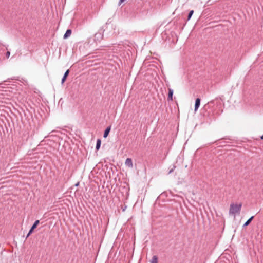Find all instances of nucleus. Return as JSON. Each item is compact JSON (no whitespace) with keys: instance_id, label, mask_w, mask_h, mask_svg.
<instances>
[{"instance_id":"1","label":"nucleus","mask_w":263,"mask_h":263,"mask_svg":"<svg viewBox=\"0 0 263 263\" xmlns=\"http://www.w3.org/2000/svg\"><path fill=\"white\" fill-rule=\"evenodd\" d=\"M242 207V204H239L232 203L230 205L229 209V213L232 215H235L236 214H239Z\"/></svg>"},{"instance_id":"2","label":"nucleus","mask_w":263,"mask_h":263,"mask_svg":"<svg viewBox=\"0 0 263 263\" xmlns=\"http://www.w3.org/2000/svg\"><path fill=\"white\" fill-rule=\"evenodd\" d=\"M200 102H201V100L199 98H197L196 99V100H195V108H194V110L195 111H196L200 105Z\"/></svg>"},{"instance_id":"3","label":"nucleus","mask_w":263,"mask_h":263,"mask_svg":"<svg viewBox=\"0 0 263 263\" xmlns=\"http://www.w3.org/2000/svg\"><path fill=\"white\" fill-rule=\"evenodd\" d=\"M69 74V70L67 69L64 73L61 80V84H63Z\"/></svg>"},{"instance_id":"4","label":"nucleus","mask_w":263,"mask_h":263,"mask_svg":"<svg viewBox=\"0 0 263 263\" xmlns=\"http://www.w3.org/2000/svg\"><path fill=\"white\" fill-rule=\"evenodd\" d=\"M103 34L101 32H99L95 34V40L97 41H100L103 37Z\"/></svg>"},{"instance_id":"5","label":"nucleus","mask_w":263,"mask_h":263,"mask_svg":"<svg viewBox=\"0 0 263 263\" xmlns=\"http://www.w3.org/2000/svg\"><path fill=\"white\" fill-rule=\"evenodd\" d=\"M110 130H111L110 126H109L106 128V129H105V130L104 132V134H103L104 138H106L107 137V136H108V135L109 134V132H110Z\"/></svg>"},{"instance_id":"6","label":"nucleus","mask_w":263,"mask_h":263,"mask_svg":"<svg viewBox=\"0 0 263 263\" xmlns=\"http://www.w3.org/2000/svg\"><path fill=\"white\" fill-rule=\"evenodd\" d=\"M173 90L171 88H168V93L167 100L168 101H172L173 100Z\"/></svg>"},{"instance_id":"7","label":"nucleus","mask_w":263,"mask_h":263,"mask_svg":"<svg viewBox=\"0 0 263 263\" xmlns=\"http://www.w3.org/2000/svg\"><path fill=\"white\" fill-rule=\"evenodd\" d=\"M125 165L129 167L133 166V162L131 158H128L125 161Z\"/></svg>"},{"instance_id":"8","label":"nucleus","mask_w":263,"mask_h":263,"mask_svg":"<svg viewBox=\"0 0 263 263\" xmlns=\"http://www.w3.org/2000/svg\"><path fill=\"white\" fill-rule=\"evenodd\" d=\"M71 33L72 31L71 29H67L63 36V38L64 39H67L71 34Z\"/></svg>"},{"instance_id":"9","label":"nucleus","mask_w":263,"mask_h":263,"mask_svg":"<svg viewBox=\"0 0 263 263\" xmlns=\"http://www.w3.org/2000/svg\"><path fill=\"white\" fill-rule=\"evenodd\" d=\"M254 216H251L249 219H248L246 222L243 224V227L245 228L247 226H248L251 222L252 221V220L254 219Z\"/></svg>"},{"instance_id":"10","label":"nucleus","mask_w":263,"mask_h":263,"mask_svg":"<svg viewBox=\"0 0 263 263\" xmlns=\"http://www.w3.org/2000/svg\"><path fill=\"white\" fill-rule=\"evenodd\" d=\"M101 140L100 139H98L97 140L96 149V150H99L101 147Z\"/></svg>"},{"instance_id":"11","label":"nucleus","mask_w":263,"mask_h":263,"mask_svg":"<svg viewBox=\"0 0 263 263\" xmlns=\"http://www.w3.org/2000/svg\"><path fill=\"white\" fill-rule=\"evenodd\" d=\"M40 223V220H36L34 221L33 224L32 225L31 228H32L33 229H35L37 228V226Z\"/></svg>"},{"instance_id":"12","label":"nucleus","mask_w":263,"mask_h":263,"mask_svg":"<svg viewBox=\"0 0 263 263\" xmlns=\"http://www.w3.org/2000/svg\"><path fill=\"white\" fill-rule=\"evenodd\" d=\"M151 263H158V257L156 255H154L151 260Z\"/></svg>"},{"instance_id":"13","label":"nucleus","mask_w":263,"mask_h":263,"mask_svg":"<svg viewBox=\"0 0 263 263\" xmlns=\"http://www.w3.org/2000/svg\"><path fill=\"white\" fill-rule=\"evenodd\" d=\"M194 13V10H191L189 11L187 16V20H190Z\"/></svg>"},{"instance_id":"14","label":"nucleus","mask_w":263,"mask_h":263,"mask_svg":"<svg viewBox=\"0 0 263 263\" xmlns=\"http://www.w3.org/2000/svg\"><path fill=\"white\" fill-rule=\"evenodd\" d=\"M34 229H33L31 227L30 229L29 230L28 234L26 235V238H27L33 232Z\"/></svg>"},{"instance_id":"15","label":"nucleus","mask_w":263,"mask_h":263,"mask_svg":"<svg viewBox=\"0 0 263 263\" xmlns=\"http://www.w3.org/2000/svg\"><path fill=\"white\" fill-rule=\"evenodd\" d=\"M175 168H176V166H175V165H173V168H171V169H170V171H169V172H168V173H169V174L172 173L173 172Z\"/></svg>"},{"instance_id":"16","label":"nucleus","mask_w":263,"mask_h":263,"mask_svg":"<svg viewBox=\"0 0 263 263\" xmlns=\"http://www.w3.org/2000/svg\"><path fill=\"white\" fill-rule=\"evenodd\" d=\"M10 51H8L6 52V57H7V58H9V57L10 56Z\"/></svg>"},{"instance_id":"17","label":"nucleus","mask_w":263,"mask_h":263,"mask_svg":"<svg viewBox=\"0 0 263 263\" xmlns=\"http://www.w3.org/2000/svg\"><path fill=\"white\" fill-rule=\"evenodd\" d=\"M125 0H120L119 4H121L122 3L124 2Z\"/></svg>"},{"instance_id":"18","label":"nucleus","mask_w":263,"mask_h":263,"mask_svg":"<svg viewBox=\"0 0 263 263\" xmlns=\"http://www.w3.org/2000/svg\"><path fill=\"white\" fill-rule=\"evenodd\" d=\"M79 185V182H77L76 184H75V186H78Z\"/></svg>"},{"instance_id":"19","label":"nucleus","mask_w":263,"mask_h":263,"mask_svg":"<svg viewBox=\"0 0 263 263\" xmlns=\"http://www.w3.org/2000/svg\"><path fill=\"white\" fill-rule=\"evenodd\" d=\"M260 139L261 140H263V135L262 136H260Z\"/></svg>"},{"instance_id":"20","label":"nucleus","mask_w":263,"mask_h":263,"mask_svg":"<svg viewBox=\"0 0 263 263\" xmlns=\"http://www.w3.org/2000/svg\"><path fill=\"white\" fill-rule=\"evenodd\" d=\"M125 208H126V206H125V208H123V211L125 210Z\"/></svg>"},{"instance_id":"21","label":"nucleus","mask_w":263,"mask_h":263,"mask_svg":"<svg viewBox=\"0 0 263 263\" xmlns=\"http://www.w3.org/2000/svg\"><path fill=\"white\" fill-rule=\"evenodd\" d=\"M125 208H126V206H125V208H123V211L125 210Z\"/></svg>"},{"instance_id":"22","label":"nucleus","mask_w":263,"mask_h":263,"mask_svg":"<svg viewBox=\"0 0 263 263\" xmlns=\"http://www.w3.org/2000/svg\"><path fill=\"white\" fill-rule=\"evenodd\" d=\"M125 208H126V206H125V208H123V211L125 210Z\"/></svg>"}]
</instances>
